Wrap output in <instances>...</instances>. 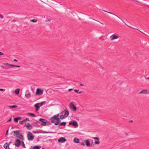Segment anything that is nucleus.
<instances>
[{"label":"nucleus","instance_id":"obj_1","mask_svg":"<svg viewBox=\"0 0 149 149\" xmlns=\"http://www.w3.org/2000/svg\"><path fill=\"white\" fill-rule=\"evenodd\" d=\"M19 130L15 131L14 132V136L20 139L24 140L23 136L19 133Z\"/></svg>","mask_w":149,"mask_h":149},{"label":"nucleus","instance_id":"obj_2","mask_svg":"<svg viewBox=\"0 0 149 149\" xmlns=\"http://www.w3.org/2000/svg\"><path fill=\"white\" fill-rule=\"evenodd\" d=\"M69 107L70 109L74 111H76L77 110V107L72 102L70 103Z\"/></svg>","mask_w":149,"mask_h":149},{"label":"nucleus","instance_id":"obj_3","mask_svg":"<svg viewBox=\"0 0 149 149\" xmlns=\"http://www.w3.org/2000/svg\"><path fill=\"white\" fill-rule=\"evenodd\" d=\"M27 136L29 140L32 141L34 139V136L32 135V133L30 132H28Z\"/></svg>","mask_w":149,"mask_h":149},{"label":"nucleus","instance_id":"obj_4","mask_svg":"<svg viewBox=\"0 0 149 149\" xmlns=\"http://www.w3.org/2000/svg\"><path fill=\"white\" fill-rule=\"evenodd\" d=\"M111 40H113L119 38V35L117 33H115L112 35L110 37Z\"/></svg>","mask_w":149,"mask_h":149},{"label":"nucleus","instance_id":"obj_5","mask_svg":"<svg viewBox=\"0 0 149 149\" xmlns=\"http://www.w3.org/2000/svg\"><path fill=\"white\" fill-rule=\"evenodd\" d=\"M39 121L42 122V123L40 124L41 126H45L47 125V120L44 119L40 118L39 119Z\"/></svg>","mask_w":149,"mask_h":149},{"label":"nucleus","instance_id":"obj_6","mask_svg":"<svg viewBox=\"0 0 149 149\" xmlns=\"http://www.w3.org/2000/svg\"><path fill=\"white\" fill-rule=\"evenodd\" d=\"M69 125H72L74 126H78V124H77V122L76 121H70L69 123Z\"/></svg>","mask_w":149,"mask_h":149},{"label":"nucleus","instance_id":"obj_7","mask_svg":"<svg viewBox=\"0 0 149 149\" xmlns=\"http://www.w3.org/2000/svg\"><path fill=\"white\" fill-rule=\"evenodd\" d=\"M21 144V141L19 139H17L15 143V145L16 147H19Z\"/></svg>","mask_w":149,"mask_h":149},{"label":"nucleus","instance_id":"obj_8","mask_svg":"<svg viewBox=\"0 0 149 149\" xmlns=\"http://www.w3.org/2000/svg\"><path fill=\"white\" fill-rule=\"evenodd\" d=\"M43 93V91L39 88H37L36 94V95L42 94Z\"/></svg>","mask_w":149,"mask_h":149},{"label":"nucleus","instance_id":"obj_9","mask_svg":"<svg viewBox=\"0 0 149 149\" xmlns=\"http://www.w3.org/2000/svg\"><path fill=\"white\" fill-rule=\"evenodd\" d=\"M58 118L57 117L56 115H55L51 117L50 118V120H51V123H54L55 122V120H56Z\"/></svg>","mask_w":149,"mask_h":149},{"label":"nucleus","instance_id":"obj_10","mask_svg":"<svg viewBox=\"0 0 149 149\" xmlns=\"http://www.w3.org/2000/svg\"><path fill=\"white\" fill-rule=\"evenodd\" d=\"M66 141V140L64 137H61L58 139V142L59 143H64Z\"/></svg>","mask_w":149,"mask_h":149},{"label":"nucleus","instance_id":"obj_11","mask_svg":"<svg viewBox=\"0 0 149 149\" xmlns=\"http://www.w3.org/2000/svg\"><path fill=\"white\" fill-rule=\"evenodd\" d=\"M25 126L29 130H30L32 128V126L30 125V124L29 123H25Z\"/></svg>","mask_w":149,"mask_h":149},{"label":"nucleus","instance_id":"obj_12","mask_svg":"<svg viewBox=\"0 0 149 149\" xmlns=\"http://www.w3.org/2000/svg\"><path fill=\"white\" fill-rule=\"evenodd\" d=\"M56 121L54 123V125H57L60 123V119L59 118H58L56 120Z\"/></svg>","mask_w":149,"mask_h":149},{"label":"nucleus","instance_id":"obj_13","mask_svg":"<svg viewBox=\"0 0 149 149\" xmlns=\"http://www.w3.org/2000/svg\"><path fill=\"white\" fill-rule=\"evenodd\" d=\"M84 141L85 142V144L88 147L90 146V141L89 140L87 139L85 140Z\"/></svg>","mask_w":149,"mask_h":149},{"label":"nucleus","instance_id":"obj_14","mask_svg":"<svg viewBox=\"0 0 149 149\" xmlns=\"http://www.w3.org/2000/svg\"><path fill=\"white\" fill-rule=\"evenodd\" d=\"M147 90H142L139 92L138 93L139 94H147L148 93H147Z\"/></svg>","mask_w":149,"mask_h":149},{"label":"nucleus","instance_id":"obj_15","mask_svg":"<svg viewBox=\"0 0 149 149\" xmlns=\"http://www.w3.org/2000/svg\"><path fill=\"white\" fill-rule=\"evenodd\" d=\"M40 103H37L34 105V107L36 108V111H37L38 110L39 108H40Z\"/></svg>","mask_w":149,"mask_h":149},{"label":"nucleus","instance_id":"obj_16","mask_svg":"<svg viewBox=\"0 0 149 149\" xmlns=\"http://www.w3.org/2000/svg\"><path fill=\"white\" fill-rule=\"evenodd\" d=\"M64 116L65 117H67L69 114V111L67 109H65Z\"/></svg>","mask_w":149,"mask_h":149},{"label":"nucleus","instance_id":"obj_17","mask_svg":"<svg viewBox=\"0 0 149 149\" xmlns=\"http://www.w3.org/2000/svg\"><path fill=\"white\" fill-rule=\"evenodd\" d=\"M3 147L5 149H9V144L7 143H5L3 145Z\"/></svg>","mask_w":149,"mask_h":149},{"label":"nucleus","instance_id":"obj_18","mask_svg":"<svg viewBox=\"0 0 149 149\" xmlns=\"http://www.w3.org/2000/svg\"><path fill=\"white\" fill-rule=\"evenodd\" d=\"M21 117H20L15 118L14 119V121L15 122H17L18 120L21 119Z\"/></svg>","mask_w":149,"mask_h":149},{"label":"nucleus","instance_id":"obj_19","mask_svg":"<svg viewBox=\"0 0 149 149\" xmlns=\"http://www.w3.org/2000/svg\"><path fill=\"white\" fill-rule=\"evenodd\" d=\"M104 11L106 12H107L109 13H110V14H113V15H115V16H117L124 23H125V22L123 21V20L122 19H121L120 18L118 17L116 15H115L113 13H111V12H108V11H106V10H103Z\"/></svg>","mask_w":149,"mask_h":149},{"label":"nucleus","instance_id":"obj_20","mask_svg":"<svg viewBox=\"0 0 149 149\" xmlns=\"http://www.w3.org/2000/svg\"><path fill=\"white\" fill-rule=\"evenodd\" d=\"M79 139H78L77 138H75L74 139V141L76 143H79Z\"/></svg>","mask_w":149,"mask_h":149},{"label":"nucleus","instance_id":"obj_21","mask_svg":"<svg viewBox=\"0 0 149 149\" xmlns=\"http://www.w3.org/2000/svg\"><path fill=\"white\" fill-rule=\"evenodd\" d=\"M20 89L17 88L15 90V93L16 94H19V93Z\"/></svg>","mask_w":149,"mask_h":149},{"label":"nucleus","instance_id":"obj_22","mask_svg":"<svg viewBox=\"0 0 149 149\" xmlns=\"http://www.w3.org/2000/svg\"><path fill=\"white\" fill-rule=\"evenodd\" d=\"M25 96L28 98H29L31 97V94L29 92L27 94H26Z\"/></svg>","mask_w":149,"mask_h":149},{"label":"nucleus","instance_id":"obj_23","mask_svg":"<svg viewBox=\"0 0 149 149\" xmlns=\"http://www.w3.org/2000/svg\"><path fill=\"white\" fill-rule=\"evenodd\" d=\"M66 122H63L62 123H60L59 126H60L63 125V126H65L66 125Z\"/></svg>","mask_w":149,"mask_h":149},{"label":"nucleus","instance_id":"obj_24","mask_svg":"<svg viewBox=\"0 0 149 149\" xmlns=\"http://www.w3.org/2000/svg\"><path fill=\"white\" fill-rule=\"evenodd\" d=\"M41 148V146H34L33 147V149H40Z\"/></svg>","mask_w":149,"mask_h":149},{"label":"nucleus","instance_id":"obj_25","mask_svg":"<svg viewBox=\"0 0 149 149\" xmlns=\"http://www.w3.org/2000/svg\"><path fill=\"white\" fill-rule=\"evenodd\" d=\"M28 115L33 117H36V116L34 114L31 113H27Z\"/></svg>","mask_w":149,"mask_h":149},{"label":"nucleus","instance_id":"obj_26","mask_svg":"<svg viewBox=\"0 0 149 149\" xmlns=\"http://www.w3.org/2000/svg\"><path fill=\"white\" fill-rule=\"evenodd\" d=\"M18 107V106L16 105H13L12 106H10V108H15Z\"/></svg>","mask_w":149,"mask_h":149},{"label":"nucleus","instance_id":"obj_27","mask_svg":"<svg viewBox=\"0 0 149 149\" xmlns=\"http://www.w3.org/2000/svg\"><path fill=\"white\" fill-rule=\"evenodd\" d=\"M94 143L95 144H99L100 143V141L99 140L96 141Z\"/></svg>","mask_w":149,"mask_h":149},{"label":"nucleus","instance_id":"obj_28","mask_svg":"<svg viewBox=\"0 0 149 149\" xmlns=\"http://www.w3.org/2000/svg\"><path fill=\"white\" fill-rule=\"evenodd\" d=\"M31 21L33 22H36L37 21V20L36 19H33L31 20Z\"/></svg>","mask_w":149,"mask_h":149},{"label":"nucleus","instance_id":"obj_29","mask_svg":"<svg viewBox=\"0 0 149 149\" xmlns=\"http://www.w3.org/2000/svg\"><path fill=\"white\" fill-rule=\"evenodd\" d=\"M140 32H141V33H143L144 34H145V35L148 36H149V33H143L141 31H140Z\"/></svg>","mask_w":149,"mask_h":149},{"label":"nucleus","instance_id":"obj_30","mask_svg":"<svg viewBox=\"0 0 149 149\" xmlns=\"http://www.w3.org/2000/svg\"><path fill=\"white\" fill-rule=\"evenodd\" d=\"M45 101H43L41 102L40 103V106H42L44 104H45Z\"/></svg>","mask_w":149,"mask_h":149},{"label":"nucleus","instance_id":"obj_31","mask_svg":"<svg viewBox=\"0 0 149 149\" xmlns=\"http://www.w3.org/2000/svg\"><path fill=\"white\" fill-rule=\"evenodd\" d=\"M26 121V119H25L24 120H23V121H20L19 122V123L20 124H21V125H22V124H23V122H24V121Z\"/></svg>","mask_w":149,"mask_h":149},{"label":"nucleus","instance_id":"obj_32","mask_svg":"<svg viewBox=\"0 0 149 149\" xmlns=\"http://www.w3.org/2000/svg\"><path fill=\"white\" fill-rule=\"evenodd\" d=\"M146 8L148 9L149 8V6L146 4H144L143 5Z\"/></svg>","mask_w":149,"mask_h":149},{"label":"nucleus","instance_id":"obj_33","mask_svg":"<svg viewBox=\"0 0 149 149\" xmlns=\"http://www.w3.org/2000/svg\"><path fill=\"white\" fill-rule=\"evenodd\" d=\"M64 116L63 115H61L60 116V118L61 119H63L64 118Z\"/></svg>","mask_w":149,"mask_h":149},{"label":"nucleus","instance_id":"obj_34","mask_svg":"<svg viewBox=\"0 0 149 149\" xmlns=\"http://www.w3.org/2000/svg\"><path fill=\"white\" fill-rule=\"evenodd\" d=\"M22 145L24 148H25L26 147L24 143V141H22Z\"/></svg>","mask_w":149,"mask_h":149},{"label":"nucleus","instance_id":"obj_35","mask_svg":"<svg viewBox=\"0 0 149 149\" xmlns=\"http://www.w3.org/2000/svg\"><path fill=\"white\" fill-rule=\"evenodd\" d=\"M33 133L36 134V133H40V132H38V131H33Z\"/></svg>","mask_w":149,"mask_h":149},{"label":"nucleus","instance_id":"obj_36","mask_svg":"<svg viewBox=\"0 0 149 149\" xmlns=\"http://www.w3.org/2000/svg\"><path fill=\"white\" fill-rule=\"evenodd\" d=\"M93 139H94L95 140H99V139L98 137H93L92 138Z\"/></svg>","mask_w":149,"mask_h":149},{"label":"nucleus","instance_id":"obj_37","mask_svg":"<svg viewBox=\"0 0 149 149\" xmlns=\"http://www.w3.org/2000/svg\"><path fill=\"white\" fill-rule=\"evenodd\" d=\"M36 123H37V124L38 125H40V124H41V123L40 122V121H36Z\"/></svg>","mask_w":149,"mask_h":149},{"label":"nucleus","instance_id":"obj_38","mask_svg":"<svg viewBox=\"0 0 149 149\" xmlns=\"http://www.w3.org/2000/svg\"><path fill=\"white\" fill-rule=\"evenodd\" d=\"M3 15L0 14V18L1 19H3Z\"/></svg>","mask_w":149,"mask_h":149},{"label":"nucleus","instance_id":"obj_39","mask_svg":"<svg viewBox=\"0 0 149 149\" xmlns=\"http://www.w3.org/2000/svg\"><path fill=\"white\" fill-rule=\"evenodd\" d=\"M126 24V25H127H127L126 24ZM128 26L130 28H132V29H136L134 28H133V27H132V26H128Z\"/></svg>","mask_w":149,"mask_h":149},{"label":"nucleus","instance_id":"obj_40","mask_svg":"<svg viewBox=\"0 0 149 149\" xmlns=\"http://www.w3.org/2000/svg\"><path fill=\"white\" fill-rule=\"evenodd\" d=\"M3 64L6 66H8L9 65V64L6 63H3Z\"/></svg>","mask_w":149,"mask_h":149},{"label":"nucleus","instance_id":"obj_41","mask_svg":"<svg viewBox=\"0 0 149 149\" xmlns=\"http://www.w3.org/2000/svg\"><path fill=\"white\" fill-rule=\"evenodd\" d=\"M33 126H34L36 127H40V125H38V124H36V125L35 124Z\"/></svg>","mask_w":149,"mask_h":149},{"label":"nucleus","instance_id":"obj_42","mask_svg":"<svg viewBox=\"0 0 149 149\" xmlns=\"http://www.w3.org/2000/svg\"><path fill=\"white\" fill-rule=\"evenodd\" d=\"M15 65L13 64H10V66H12V67H15Z\"/></svg>","mask_w":149,"mask_h":149},{"label":"nucleus","instance_id":"obj_43","mask_svg":"<svg viewBox=\"0 0 149 149\" xmlns=\"http://www.w3.org/2000/svg\"><path fill=\"white\" fill-rule=\"evenodd\" d=\"M74 91L76 92H77V93H78V92L79 90H76V89H74Z\"/></svg>","mask_w":149,"mask_h":149},{"label":"nucleus","instance_id":"obj_44","mask_svg":"<svg viewBox=\"0 0 149 149\" xmlns=\"http://www.w3.org/2000/svg\"><path fill=\"white\" fill-rule=\"evenodd\" d=\"M81 144L82 145H83L84 146H85V144H84V143L83 142H82L81 143Z\"/></svg>","mask_w":149,"mask_h":149},{"label":"nucleus","instance_id":"obj_45","mask_svg":"<svg viewBox=\"0 0 149 149\" xmlns=\"http://www.w3.org/2000/svg\"><path fill=\"white\" fill-rule=\"evenodd\" d=\"M51 19H48L46 20V22H48V21H51Z\"/></svg>","mask_w":149,"mask_h":149},{"label":"nucleus","instance_id":"obj_46","mask_svg":"<svg viewBox=\"0 0 149 149\" xmlns=\"http://www.w3.org/2000/svg\"><path fill=\"white\" fill-rule=\"evenodd\" d=\"M36 124H37V123H36V122H34L33 123V126H34V125L35 124V125H36Z\"/></svg>","mask_w":149,"mask_h":149},{"label":"nucleus","instance_id":"obj_47","mask_svg":"<svg viewBox=\"0 0 149 149\" xmlns=\"http://www.w3.org/2000/svg\"><path fill=\"white\" fill-rule=\"evenodd\" d=\"M93 19V20H95V21H97V22H99L101 24H103V23H101V22H100L99 21H97V20H95V19Z\"/></svg>","mask_w":149,"mask_h":149},{"label":"nucleus","instance_id":"obj_48","mask_svg":"<svg viewBox=\"0 0 149 149\" xmlns=\"http://www.w3.org/2000/svg\"><path fill=\"white\" fill-rule=\"evenodd\" d=\"M4 91L3 89L0 88V91Z\"/></svg>","mask_w":149,"mask_h":149},{"label":"nucleus","instance_id":"obj_49","mask_svg":"<svg viewBox=\"0 0 149 149\" xmlns=\"http://www.w3.org/2000/svg\"><path fill=\"white\" fill-rule=\"evenodd\" d=\"M56 115V116L58 118V117L59 116V114H57Z\"/></svg>","mask_w":149,"mask_h":149},{"label":"nucleus","instance_id":"obj_50","mask_svg":"<svg viewBox=\"0 0 149 149\" xmlns=\"http://www.w3.org/2000/svg\"><path fill=\"white\" fill-rule=\"evenodd\" d=\"M20 67V66H19V65H15V67L19 68V67Z\"/></svg>","mask_w":149,"mask_h":149},{"label":"nucleus","instance_id":"obj_51","mask_svg":"<svg viewBox=\"0 0 149 149\" xmlns=\"http://www.w3.org/2000/svg\"><path fill=\"white\" fill-rule=\"evenodd\" d=\"M72 90V89H68V91H71Z\"/></svg>","mask_w":149,"mask_h":149},{"label":"nucleus","instance_id":"obj_52","mask_svg":"<svg viewBox=\"0 0 149 149\" xmlns=\"http://www.w3.org/2000/svg\"><path fill=\"white\" fill-rule=\"evenodd\" d=\"M25 119H26V121L27 120L28 121H29V118H26Z\"/></svg>","mask_w":149,"mask_h":149},{"label":"nucleus","instance_id":"obj_53","mask_svg":"<svg viewBox=\"0 0 149 149\" xmlns=\"http://www.w3.org/2000/svg\"><path fill=\"white\" fill-rule=\"evenodd\" d=\"M8 130H7V131H6V135L7 134L8 132Z\"/></svg>","mask_w":149,"mask_h":149},{"label":"nucleus","instance_id":"obj_54","mask_svg":"<svg viewBox=\"0 0 149 149\" xmlns=\"http://www.w3.org/2000/svg\"><path fill=\"white\" fill-rule=\"evenodd\" d=\"M14 61H16V62H17V59H14Z\"/></svg>","mask_w":149,"mask_h":149},{"label":"nucleus","instance_id":"obj_55","mask_svg":"<svg viewBox=\"0 0 149 149\" xmlns=\"http://www.w3.org/2000/svg\"><path fill=\"white\" fill-rule=\"evenodd\" d=\"M80 85L81 86H84L83 84H80Z\"/></svg>","mask_w":149,"mask_h":149},{"label":"nucleus","instance_id":"obj_56","mask_svg":"<svg viewBox=\"0 0 149 149\" xmlns=\"http://www.w3.org/2000/svg\"><path fill=\"white\" fill-rule=\"evenodd\" d=\"M82 92V91H80V92H78V93H81Z\"/></svg>","mask_w":149,"mask_h":149},{"label":"nucleus","instance_id":"obj_57","mask_svg":"<svg viewBox=\"0 0 149 149\" xmlns=\"http://www.w3.org/2000/svg\"><path fill=\"white\" fill-rule=\"evenodd\" d=\"M129 122H130L132 123V122H133V120H130V121H129Z\"/></svg>","mask_w":149,"mask_h":149},{"label":"nucleus","instance_id":"obj_58","mask_svg":"<svg viewBox=\"0 0 149 149\" xmlns=\"http://www.w3.org/2000/svg\"><path fill=\"white\" fill-rule=\"evenodd\" d=\"M125 135H128V134L127 133H125Z\"/></svg>","mask_w":149,"mask_h":149},{"label":"nucleus","instance_id":"obj_59","mask_svg":"<svg viewBox=\"0 0 149 149\" xmlns=\"http://www.w3.org/2000/svg\"><path fill=\"white\" fill-rule=\"evenodd\" d=\"M11 118H10V122L11 121Z\"/></svg>","mask_w":149,"mask_h":149},{"label":"nucleus","instance_id":"obj_60","mask_svg":"<svg viewBox=\"0 0 149 149\" xmlns=\"http://www.w3.org/2000/svg\"><path fill=\"white\" fill-rule=\"evenodd\" d=\"M146 79H149V77L146 78Z\"/></svg>","mask_w":149,"mask_h":149},{"label":"nucleus","instance_id":"obj_61","mask_svg":"<svg viewBox=\"0 0 149 149\" xmlns=\"http://www.w3.org/2000/svg\"><path fill=\"white\" fill-rule=\"evenodd\" d=\"M1 67L2 68H4L3 67V66H1Z\"/></svg>","mask_w":149,"mask_h":149},{"label":"nucleus","instance_id":"obj_62","mask_svg":"<svg viewBox=\"0 0 149 149\" xmlns=\"http://www.w3.org/2000/svg\"><path fill=\"white\" fill-rule=\"evenodd\" d=\"M9 120H8V122H9Z\"/></svg>","mask_w":149,"mask_h":149},{"label":"nucleus","instance_id":"obj_63","mask_svg":"<svg viewBox=\"0 0 149 149\" xmlns=\"http://www.w3.org/2000/svg\"><path fill=\"white\" fill-rule=\"evenodd\" d=\"M137 30H139V31H140L139 30V29H137Z\"/></svg>","mask_w":149,"mask_h":149},{"label":"nucleus","instance_id":"obj_64","mask_svg":"<svg viewBox=\"0 0 149 149\" xmlns=\"http://www.w3.org/2000/svg\"><path fill=\"white\" fill-rule=\"evenodd\" d=\"M10 143H11V141H10Z\"/></svg>","mask_w":149,"mask_h":149}]
</instances>
